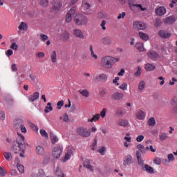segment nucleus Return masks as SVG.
<instances>
[{"instance_id":"nucleus-62","label":"nucleus","mask_w":177,"mask_h":177,"mask_svg":"<svg viewBox=\"0 0 177 177\" xmlns=\"http://www.w3.org/2000/svg\"><path fill=\"white\" fill-rule=\"evenodd\" d=\"M40 37H41L42 41H48V39H49V37L46 35L41 34V35H40Z\"/></svg>"},{"instance_id":"nucleus-59","label":"nucleus","mask_w":177,"mask_h":177,"mask_svg":"<svg viewBox=\"0 0 177 177\" xmlns=\"http://www.w3.org/2000/svg\"><path fill=\"white\" fill-rule=\"evenodd\" d=\"M153 163L156 165H161V159H160V158H156L153 160Z\"/></svg>"},{"instance_id":"nucleus-41","label":"nucleus","mask_w":177,"mask_h":177,"mask_svg":"<svg viewBox=\"0 0 177 177\" xmlns=\"http://www.w3.org/2000/svg\"><path fill=\"white\" fill-rule=\"evenodd\" d=\"M162 24V21L160 18H156L155 20L154 26L155 27H160Z\"/></svg>"},{"instance_id":"nucleus-31","label":"nucleus","mask_w":177,"mask_h":177,"mask_svg":"<svg viewBox=\"0 0 177 177\" xmlns=\"http://www.w3.org/2000/svg\"><path fill=\"white\" fill-rule=\"evenodd\" d=\"M100 119V115L99 114H95L93 116L91 119H88V122H95V121H99Z\"/></svg>"},{"instance_id":"nucleus-52","label":"nucleus","mask_w":177,"mask_h":177,"mask_svg":"<svg viewBox=\"0 0 177 177\" xmlns=\"http://www.w3.org/2000/svg\"><path fill=\"white\" fill-rule=\"evenodd\" d=\"M71 120H70V118H68V115L67 113H65L64 115L63 122H70Z\"/></svg>"},{"instance_id":"nucleus-20","label":"nucleus","mask_w":177,"mask_h":177,"mask_svg":"<svg viewBox=\"0 0 177 177\" xmlns=\"http://www.w3.org/2000/svg\"><path fill=\"white\" fill-rule=\"evenodd\" d=\"M167 10L164 7H159L156 10V13L158 16H164V14L166 13Z\"/></svg>"},{"instance_id":"nucleus-8","label":"nucleus","mask_w":177,"mask_h":177,"mask_svg":"<svg viewBox=\"0 0 177 177\" xmlns=\"http://www.w3.org/2000/svg\"><path fill=\"white\" fill-rule=\"evenodd\" d=\"M75 15V7H72L71 10L68 12L66 16V20L67 23H71L73 20V16Z\"/></svg>"},{"instance_id":"nucleus-60","label":"nucleus","mask_w":177,"mask_h":177,"mask_svg":"<svg viewBox=\"0 0 177 177\" xmlns=\"http://www.w3.org/2000/svg\"><path fill=\"white\" fill-rule=\"evenodd\" d=\"M83 6L84 8L88 10L91 8V4H89L88 2H86V0L83 1Z\"/></svg>"},{"instance_id":"nucleus-17","label":"nucleus","mask_w":177,"mask_h":177,"mask_svg":"<svg viewBox=\"0 0 177 177\" xmlns=\"http://www.w3.org/2000/svg\"><path fill=\"white\" fill-rule=\"evenodd\" d=\"M94 81H104V82H106V81H107V75L104 73H101L95 77Z\"/></svg>"},{"instance_id":"nucleus-13","label":"nucleus","mask_w":177,"mask_h":177,"mask_svg":"<svg viewBox=\"0 0 177 177\" xmlns=\"http://www.w3.org/2000/svg\"><path fill=\"white\" fill-rule=\"evenodd\" d=\"M53 156L54 158L59 160V158H60V156H62V149L57 147H55L53 150Z\"/></svg>"},{"instance_id":"nucleus-21","label":"nucleus","mask_w":177,"mask_h":177,"mask_svg":"<svg viewBox=\"0 0 177 177\" xmlns=\"http://www.w3.org/2000/svg\"><path fill=\"white\" fill-rule=\"evenodd\" d=\"M159 35L161 38H169L171 37V33H167V31L162 30L159 31Z\"/></svg>"},{"instance_id":"nucleus-26","label":"nucleus","mask_w":177,"mask_h":177,"mask_svg":"<svg viewBox=\"0 0 177 177\" xmlns=\"http://www.w3.org/2000/svg\"><path fill=\"white\" fill-rule=\"evenodd\" d=\"M137 149L139 150L141 154H146V150L145 146L142 144H139L137 145Z\"/></svg>"},{"instance_id":"nucleus-45","label":"nucleus","mask_w":177,"mask_h":177,"mask_svg":"<svg viewBox=\"0 0 177 177\" xmlns=\"http://www.w3.org/2000/svg\"><path fill=\"white\" fill-rule=\"evenodd\" d=\"M40 5L43 6V8H46V6L49 5V0H40Z\"/></svg>"},{"instance_id":"nucleus-5","label":"nucleus","mask_w":177,"mask_h":177,"mask_svg":"<svg viewBox=\"0 0 177 177\" xmlns=\"http://www.w3.org/2000/svg\"><path fill=\"white\" fill-rule=\"evenodd\" d=\"M74 151H75L74 147L69 146L66 149V153L65 154L64 158L62 159V162H66V161H68L71 156L74 154Z\"/></svg>"},{"instance_id":"nucleus-49","label":"nucleus","mask_w":177,"mask_h":177,"mask_svg":"<svg viewBox=\"0 0 177 177\" xmlns=\"http://www.w3.org/2000/svg\"><path fill=\"white\" fill-rule=\"evenodd\" d=\"M134 8H138V10H141L142 12H145V10H147V8L142 7L141 4H136Z\"/></svg>"},{"instance_id":"nucleus-7","label":"nucleus","mask_w":177,"mask_h":177,"mask_svg":"<svg viewBox=\"0 0 177 177\" xmlns=\"http://www.w3.org/2000/svg\"><path fill=\"white\" fill-rule=\"evenodd\" d=\"M133 28L136 29L137 31L140 30H146V24L142 21H135L133 24Z\"/></svg>"},{"instance_id":"nucleus-37","label":"nucleus","mask_w":177,"mask_h":177,"mask_svg":"<svg viewBox=\"0 0 177 177\" xmlns=\"http://www.w3.org/2000/svg\"><path fill=\"white\" fill-rule=\"evenodd\" d=\"M135 47L136 48V49H138L140 52H143V50H145V48L143 47V44L139 42L137 43L135 45Z\"/></svg>"},{"instance_id":"nucleus-3","label":"nucleus","mask_w":177,"mask_h":177,"mask_svg":"<svg viewBox=\"0 0 177 177\" xmlns=\"http://www.w3.org/2000/svg\"><path fill=\"white\" fill-rule=\"evenodd\" d=\"M74 21L77 26H86L88 18L84 15L79 14L75 16Z\"/></svg>"},{"instance_id":"nucleus-12","label":"nucleus","mask_w":177,"mask_h":177,"mask_svg":"<svg viewBox=\"0 0 177 177\" xmlns=\"http://www.w3.org/2000/svg\"><path fill=\"white\" fill-rule=\"evenodd\" d=\"M131 164H133V158H132V156L127 155L123 160V165L128 167V165H131Z\"/></svg>"},{"instance_id":"nucleus-24","label":"nucleus","mask_w":177,"mask_h":177,"mask_svg":"<svg viewBox=\"0 0 177 177\" xmlns=\"http://www.w3.org/2000/svg\"><path fill=\"white\" fill-rule=\"evenodd\" d=\"M128 124L129 122L127 120H122L118 122V125L120 127H124V128H127V127H128Z\"/></svg>"},{"instance_id":"nucleus-9","label":"nucleus","mask_w":177,"mask_h":177,"mask_svg":"<svg viewBox=\"0 0 177 177\" xmlns=\"http://www.w3.org/2000/svg\"><path fill=\"white\" fill-rule=\"evenodd\" d=\"M147 56H148L149 59H150L151 60H156L159 57H160V55L153 50H149L147 53Z\"/></svg>"},{"instance_id":"nucleus-30","label":"nucleus","mask_w":177,"mask_h":177,"mask_svg":"<svg viewBox=\"0 0 177 177\" xmlns=\"http://www.w3.org/2000/svg\"><path fill=\"white\" fill-rule=\"evenodd\" d=\"M28 28V26H27V24L25 22H21L19 26V30H23V31H27Z\"/></svg>"},{"instance_id":"nucleus-27","label":"nucleus","mask_w":177,"mask_h":177,"mask_svg":"<svg viewBox=\"0 0 177 177\" xmlns=\"http://www.w3.org/2000/svg\"><path fill=\"white\" fill-rule=\"evenodd\" d=\"M50 138L51 139L53 145H55V143H56V142H58L59 140V138H57V136L53 134V132L50 133Z\"/></svg>"},{"instance_id":"nucleus-46","label":"nucleus","mask_w":177,"mask_h":177,"mask_svg":"<svg viewBox=\"0 0 177 177\" xmlns=\"http://www.w3.org/2000/svg\"><path fill=\"white\" fill-rule=\"evenodd\" d=\"M4 157L6 160H7L8 161H10V160H12V153L5 152Z\"/></svg>"},{"instance_id":"nucleus-32","label":"nucleus","mask_w":177,"mask_h":177,"mask_svg":"<svg viewBox=\"0 0 177 177\" xmlns=\"http://www.w3.org/2000/svg\"><path fill=\"white\" fill-rule=\"evenodd\" d=\"M145 88H146V83L145 81H141L138 85L139 92H143Z\"/></svg>"},{"instance_id":"nucleus-55","label":"nucleus","mask_w":177,"mask_h":177,"mask_svg":"<svg viewBox=\"0 0 177 177\" xmlns=\"http://www.w3.org/2000/svg\"><path fill=\"white\" fill-rule=\"evenodd\" d=\"M120 89H122V91H127V88H128V84L123 83L122 85L119 86Z\"/></svg>"},{"instance_id":"nucleus-25","label":"nucleus","mask_w":177,"mask_h":177,"mask_svg":"<svg viewBox=\"0 0 177 177\" xmlns=\"http://www.w3.org/2000/svg\"><path fill=\"white\" fill-rule=\"evenodd\" d=\"M78 92L82 95V96H84V97H89V91L88 90H79Z\"/></svg>"},{"instance_id":"nucleus-39","label":"nucleus","mask_w":177,"mask_h":177,"mask_svg":"<svg viewBox=\"0 0 177 177\" xmlns=\"http://www.w3.org/2000/svg\"><path fill=\"white\" fill-rule=\"evenodd\" d=\"M138 120H145V112L143 111H139L137 113Z\"/></svg>"},{"instance_id":"nucleus-15","label":"nucleus","mask_w":177,"mask_h":177,"mask_svg":"<svg viewBox=\"0 0 177 177\" xmlns=\"http://www.w3.org/2000/svg\"><path fill=\"white\" fill-rule=\"evenodd\" d=\"M73 35H75V37H76V38H79L80 39H84V38H85L84 32H82V30L80 29L74 30Z\"/></svg>"},{"instance_id":"nucleus-40","label":"nucleus","mask_w":177,"mask_h":177,"mask_svg":"<svg viewBox=\"0 0 177 177\" xmlns=\"http://www.w3.org/2000/svg\"><path fill=\"white\" fill-rule=\"evenodd\" d=\"M125 113L127 112L123 111L121 109H118L116 111L115 115H117V117H124V115L125 114Z\"/></svg>"},{"instance_id":"nucleus-22","label":"nucleus","mask_w":177,"mask_h":177,"mask_svg":"<svg viewBox=\"0 0 177 177\" xmlns=\"http://www.w3.org/2000/svg\"><path fill=\"white\" fill-rule=\"evenodd\" d=\"M61 39H62V41H67L68 39H70V34H68L67 31L64 30L61 35Z\"/></svg>"},{"instance_id":"nucleus-54","label":"nucleus","mask_w":177,"mask_h":177,"mask_svg":"<svg viewBox=\"0 0 177 177\" xmlns=\"http://www.w3.org/2000/svg\"><path fill=\"white\" fill-rule=\"evenodd\" d=\"M10 49H13L14 50H17L19 49V46L16 43H12L10 46Z\"/></svg>"},{"instance_id":"nucleus-61","label":"nucleus","mask_w":177,"mask_h":177,"mask_svg":"<svg viewBox=\"0 0 177 177\" xmlns=\"http://www.w3.org/2000/svg\"><path fill=\"white\" fill-rule=\"evenodd\" d=\"M129 5L130 8L132 9V8H135V0H128Z\"/></svg>"},{"instance_id":"nucleus-28","label":"nucleus","mask_w":177,"mask_h":177,"mask_svg":"<svg viewBox=\"0 0 177 177\" xmlns=\"http://www.w3.org/2000/svg\"><path fill=\"white\" fill-rule=\"evenodd\" d=\"M36 153L38 156H42L44 154V147L39 145L36 147Z\"/></svg>"},{"instance_id":"nucleus-44","label":"nucleus","mask_w":177,"mask_h":177,"mask_svg":"<svg viewBox=\"0 0 177 177\" xmlns=\"http://www.w3.org/2000/svg\"><path fill=\"white\" fill-rule=\"evenodd\" d=\"M148 124L149 127H154V125H156V119H154V118H149Z\"/></svg>"},{"instance_id":"nucleus-35","label":"nucleus","mask_w":177,"mask_h":177,"mask_svg":"<svg viewBox=\"0 0 177 177\" xmlns=\"http://www.w3.org/2000/svg\"><path fill=\"white\" fill-rule=\"evenodd\" d=\"M84 167L89 169V171H91V172H93V166L91 165V162L88 161L84 162Z\"/></svg>"},{"instance_id":"nucleus-42","label":"nucleus","mask_w":177,"mask_h":177,"mask_svg":"<svg viewBox=\"0 0 177 177\" xmlns=\"http://www.w3.org/2000/svg\"><path fill=\"white\" fill-rule=\"evenodd\" d=\"M17 168L18 171H19L20 174H24V166H23V165L18 163L17 165Z\"/></svg>"},{"instance_id":"nucleus-51","label":"nucleus","mask_w":177,"mask_h":177,"mask_svg":"<svg viewBox=\"0 0 177 177\" xmlns=\"http://www.w3.org/2000/svg\"><path fill=\"white\" fill-rule=\"evenodd\" d=\"M40 133H41V136H44V138H46V139H49V136H48V133H46V131L41 129V130H40Z\"/></svg>"},{"instance_id":"nucleus-38","label":"nucleus","mask_w":177,"mask_h":177,"mask_svg":"<svg viewBox=\"0 0 177 177\" xmlns=\"http://www.w3.org/2000/svg\"><path fill=\"white\" fill-rule=\"evenodd\" d=\"M168 138H169L168 133H162L159 136V138H160V140H161V142H163V140H167V139H168Z\"/></svg>"},{"instance_id":"nucleus-4","label":"nucleus","mask_w":177,"mask_h":177,"mask_svg":"<svg viewBox=\"0 0 177 177\" xmlns=\"http://www.w3.org/2000/svg\"><path fill=\"white\" fill-rule=\"evenodd\" d=\"M77 133L79 136H82V138H89V136H91V130L85 127H79L77 129Z\"/></svg>"},{"instance_id":"nucleus-18","label":"nucleus","mask_w":177,"mask_h":177,"mask_svg":"<svg viewBox=\"0 0 177 177\" xmlns=\"http://www.w3.org/2000/svg\"><path fill=\"white\" fill-rule=\"evenodd\" d=\"M142 169L148 174H154V169H153V167L149 165H145Z\"/></svg>"},{"instance_id":"nucleus-48","label":"nucleus","mask_w":177,"mask_h":177,"mask_svg":"<svg viewBox=\"0 0 177 177\" xmlns=\"http://www.w3.org/2000/svg\"><path fill=\"white\" fill-rule=\"evenodd\" d=\"M6 174H8V171H6V170L0 166V176H5L6 175Z\"/></svg>"},{"instance_id":"nucleus-11","label":"nucleus","mask_w":177,"mask_h":177,"mask_svg":"<svg viewBox=\"0 0 177 177\" xmlns=\"http://www.w3.org/2000/svg\"><path fill=\"white\" fill-rule=\"evenodd\" d=\"M136 156L138 160V164L141 169L145 166V160L142 158V153L139 151H136Z\"/></svg>"},{"instance_id":"nucleus-6","label":"nucleus","mask_w":177,"mask_h":177,"mask_svg":"<svg viewBox=\"0 0 177 177\" xmlns=\"http://www.w3.org/2000/svg\"><path fill=\"white\" fill-rule=\"evenodd\" d=\"M111 99L115 102H120L124 99V93L116 91L111 95Z\"/></svg>"},{"instance_id":"nucleus-53","label":"nucleus","mask_w":177,"mask_h":177,"mask_svg":"<svg viewBox=\"0 0 177 177\" xmlns=\"http://www.w3.org/2000/svg\"><path fill=\"white\" fill-rule=\"evenodd\" d=\"M98 153L101 154V156H104L106 154V147H102L100 149H99Z\"/></svg>"},{"instance_id":"nucleus-58","label":"nucleus","mask_w":177,"mask_h":177,"mask_svg":"<svg viewBox=\"0 0 177 177\" xmlns=\"http://www.w3.org/2000/svg\"><path fill=\"white\" fill-rule=\"evenodd\" d=\"M50 160V156H45L44 158V160H43V163L44 165H46V164H48V162H49Z\"/></svg>"},{"instance_id":"nucleus-57","label":"nucleus","mask_w":177,"mask_h":177,"mask_svg":"<svg viewBox=\"0 0 177 177\" xmlns=\"http://www.w3.org/2000/svg\"><path fill=\"white\" fill-rule=\"evenodd\" d=\"M167 158L169 160V162H171V161L175 160V156H174L173 153H170L167 156Z\"/></svg>"},{"instance_id":"nucleus-16","label":"nucleus","mask_w":177,"mask_h":177,"mask_svg":"<svg viewBox=\"0 0 177 177\" xmlns=\"http://www.w3.org/2000/svg\"><path fill=\"white\" fill-rule=\"evenodd\" d=\"M24 125V122L21 119H16L14 123L15 129H20Z\"/></svg>"},{"instance_id":"nucleus-50","label":"nucleus","mask_w":177,"mask_h":177,"mask_svg":"<svg viewBox=\"0 0 177 177\" xmlns=\"http://www.w3.org/2000/svg\"><path fill=\"white\" fill-rule=\"evenodd\" d=\"M107 113V109L104 108L100 114V117H102V118H104V117H106V113Z\"/></svg>"},{"instance_id":"nucleus-10","label":"nucleus","mask_w":177,"mask_h":177,"mask_svg":"<svg viewBox=\"0 0 177 177\" xmlns=\"http://www.w3.org/2000/svg\"><path fill=\"white\" fill-rule=\"evenodd\" d=\"M63 6V3L60 1H53V10L54 12H59L60 8Z\"/></svg>"},{"instance_id":"nucleus-19","label":"nucleus","mask_w":177,"mask_h":177,"mask_svg":"<svg viewBox=\"0 0 177 177\" xmlns=\"http://www.w3.org/2000/svg\"><path fill=\"white\" fill-rule=\"evenodd\" d=\"M39 99V93L35 92L33 95H31L28 97L29 102H35V100H38Z\"/></svg>"},{"instance_id":"nucleus-14","label":"nucleus","mask_w":177,"mask_h":177,"mask_svg":"<svg viewBox=\"0 0 177 177\" xmlns=\"http://www.w3.org/2000/svg\"><path fill=\"white\" fill-rule=\"evenodd\" d=\"M101 42L103 45H111L113 44V39L110 36H105L101 39Z\"/></svg>"},{"instance_id":"nucleus-33","label":"nucleus","mask_w":177,"mask_h":177,"mask_svg":"<svg viewBox=\"0 0 177 177\" xmlns=\"http://www.w3.org/2000/svg\"><path fill=\"white\" fill-rule=\"evenodd\" d=\"M49 111H53V107L52 106V103L48 102L47 106L45 107L44 112L48 113Z\"/></svg>"},{"instance_id":"nucleus-56","label":"nucleus","mask_w":177,"mask_h":177,"mask_svg":"<svg viewBox=\"0 0 177 177\" xmlns=\"http://www.w3.org/2000/svg\"><path fill=\"white\" fill-rule=\"evenodd\" d=\"M140 74H142V68L138 66V71L134 73V75H136V77H139Z\"/></svg>"},{"instance_id":"nucleus-2","label":"nucleus","mask_w":177,"mask_h":177,"mask_svg":"<svg viewBox=\"0 0 177 177\" xmlns=\"http://www.w3.org/2000/svg\"><path fill=\"white\" fill-rule=\"evenodd\" d=\"M120 62V58H115L112 56H105L101 59V66L104 68H113V66Z\"/></svg>"},{"instance_id":"nucleus-34","label":"nucleus","mask_w":177,"mask_h":177,"mask_svg":"<svg viewBox=\"0 0 177 177\" xmlns=\"http://www.w3.org/2000/svg\"><path fill=\"white\" fill-rule=\"evenodd\" d=\"M52 63H56L57 62V56L56 55V51L53 50L50 55Z\"/></svg>"},{"instance_id":"nucleus-29","label":"nucleus","mask_w":177,"mask_h":177,"mask_svg":"<svg viewBox=\"0 0 177 177\" xmlns=\"http://www.w3.org/2000/svg\"><path fill=\"white\" fill-rule=\"evenodd\" d=\"M156 68V66H154L153 64H147L145 65V70L147 71H153Z\"/></svg>"},{"instance_id":"nucleus-36","label":"nucleus","mask_w":177,"mask_h":177,"mask_svg":"<svg viewBox=\"0 0 177 177\" xmlns=\"http://www.w3.org/2000/svg\"><path fill=\"white\" fill-rule=\"evenodd\" d=\"M139 37L141 38V39H143L144 41L149 40V36L143 32H139Z\"/></svg>"},{"instance_id":"nucleus-64","label":"nucleus","mask_w":177,"mask_h":177,"mask_svg":"<svg viewBox=\"0 0 177 177\" xmlns=\"http://www.w3.org/2000/svg\"><path fill=\"white\" fill-rule=\"evenodd\" d=\"M127 13H125V12H123L122 14H119V15L118 16V19L120 20L121 19H124V17H125Z\"/></svg>"},{"instance_id":"nucleus-1","label":"nucleus","mask_w":177,"mask_h":177,"mask_svg":"<svg viewBox=\"0 0 177 177\" xmlns=\"http://www.w3.org/2000/svg\"><path fill=\"white\" fill-rule=\"evenodd\" d=\"M19 138L13 142L10 150L14 151L15 154H19V157L24 158V149H26V145H24L25 138L23 135H20Z\"/></svg>"},{"instance_id":"nucleus-23","label":"nucleus","mask_w":177,"mask_h":177,"mask_svg":"<svg viewBox=\"0 0 177 177\" xmlns=\"http://www.w3.org/2000/svg\"><path fill=\"white\" fill-rule=\"evenodd\" d=\"M165 23L166 24H174V23H175V18L170 16L165 19Z\"/></svg>"},{"instance_id":"nucleus-47","label":"nucleus","mask_w":177,"mask_h":177,"mask_svg":"<svg viewBox=\"0 0 177 177\" xmlns=\"http://www.w3.org/2000/svg\"><path fill=\"white\" fill-rule=\"evenodd\" d=\"M55 174L57 176L64 177V174H63V172H62V169L59 167L57 168Z\"/></svg>"},{"instance_id":"nucleus-43","label":"nucleus","mask_w":177,"mask_h":177,"mask_svg":"<svg viewBox=\"0 0 177 177\" xmlns=\"http://www.w3.org/2000/svg\"><path fill=\"white\" fill-rule=\"evenodd\" d=\"M64 106V101L60 100L57 103V110H62V107Z\"/></svg>"},{"instance_id":"nucleus-63","label":"nucleus","mask_w":177,"mask_h":177,"mask_svg":"<svg viewBox=\"0 0 177 177\" xmlns=\"http://www.w3.org/2000/svg\"><path fill=\"white\" fill-rule=\"evenodd\" d=\"M6 55L8 57H10V56H12V55H13V50L9 49L7 50V52L6 53Z\"/></svg>"}]
</instances>
